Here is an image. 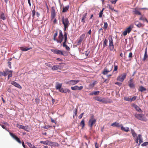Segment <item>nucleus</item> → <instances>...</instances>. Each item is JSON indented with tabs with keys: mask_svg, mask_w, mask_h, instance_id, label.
<instances>
[{
	"mask_svg": "<svg viewBox=\"0 0 148 148\" xmlns=\"http://www.w3.org/2000/svg\"><path fill=\"white\" fill-rule=\"evenodd\" d=\"M84 114V113H82L80 114V115L78 117V118L79 119H81L82 118Z\"/></svg>",
	"mask_w": 148,
	"mask_h": 148,
	"instance_id": "59",
	"label": "nucleus"
},
{
	"mask_svg": "<svg viewBox=\"0 0 148 148\" xmlns=\"http://www.w3.org/2000/svg\"><path fill=\"white\" fill-rule=\"evenodd\" d=\"M109 49L111 51H112L114 49V46L113 44V41L112 38L109 39Z\"/></svg>",
	"mask_w": 148,
	"mask_h": 148,
	"instance_id": "9",
	"label": "nucleus"
},
{
	"mask_svg": "<svg viewBox=\"0 0 148 148\" xmlns=\"http://www.w3.org/2000/svg\"><path fill=\"white\" fill-rule=\"evenodd\" d=\"M146 89L144 87L141 86H140L138 89V90L139 91H140L141 92H143L146 90Z\"/></svg>",
	"mask_w": 148,
	"mask_h": 148,
	"instance_id": "35",
	"label": "nucleus"
},
{
	"mask_svg": "<svg viewBox=\"0 0 148 148\" xmlns=\"http://www.w3.org/2000/svg\"><path fill=\"white\" fill-rule=\"evenodd\" d=\"M118 66H117V65H114V71H116L118 69Z\"/></svg>",
	"mask_w": 148,
	"mask_h": 148,
	"instance_id": "54",
	"label": "nucleus"
},
{
	"mask_svg": "<svg viewBox=\"0 0 148 148\" xmlns=\"http://www.w3.org/2000/svg\"><path fill=\"white\" fill-rule=\"evenodd\" d=\"M62 45L66 49L67 51H69L70 50V48L69 47V46H68L67 45H66V44H63Z\"/></svg>",
	"mask_w": 148,
	"mask_h": 148,
	"instance_id": "41",
	"label": "nucleus"
},
{
	"mask_svg": "<svg viewBox=\"0 0 148 148\" xmlns=\"http://www.w3.org/2000/svg\"><path fill=\"white\" fill-rule=\"evenodd\" d=\"M121 129L122 130L124 131L125 132H128L129 131V128L128 127H123L122 125L121 127Z\"/></svg>",
	"mask_w": 148,
	"mask_h": 148,
	"instance_id": "24",
	"label": "nucleus"
},
{
	"mask_svg": "<svg viewBox=\"0 0 148 148\" xmlns=\"http://www.w3.org/2000/svg\"><path fill=\"white\" fill-rule=\"evenodd\" d=\"M147 145H148V142L144 143L141 145V146H146Z\"/></svg>",
	"mask_w": 148,
	"mask_h": 148,
	"instance_id": "48",
	"label": "nucleus"
},
{
	"mask_svg": "<svg viewBox=\"0 0 148 148\" xmlns=\"http://www.w3.org/2000/svg\"><path fill=\"white\" fill-rule=\"evenodd\" d=\"M51 127V126H45L44 127H43L44 129H47L49 127Z\"/></svg>",
	"mask_w": 148,
	"mask_h": 148,
	"instance_id": "62",
	"label": "nucleus"
},
{
	"mask_svg": "<svg viewBox=\"0 0 148 148\" xmlns=\"http://www.w3.org/2000/svg\"><path fill=\"white\" fill-rule=\"evenodd\" d=\"M9 134L10 136L16 141L18 143L20 144L21 143V142L19 138L16 136V135L11 132H9Z\"/></svg>",
	"mask_w": 148,
	"mask_h": 148,
	"instance_id": "11",
	"label": "nucleus"
},
{
	"mask_svg": "<svg viewBox=\"0 0 148 148\" xmlns=\"http://www.w3.org/2000/svg\"><path fill=\"white\" fill-rule=\"evenodd\" d=\"M56 15L55 11V9L52 8V10L51 12V20L53 19Z\"/></svg>",
	"mask_w": 148,
	"mask_h": 148,
	"instance_id": "17",
	"label": "nucleus"
},
{
	"mask_svg": "<svg viewBox=\"0 0 148 148\" xmlns=\"http://www.w3.org/2000/svg\"><path fill=\"white\" fill-rule=\"evenodd\" d=\"M124 99L126 101L130 102V98L128 97H125L124 98Z\"/></svg>",
	"mask_w": 148,
	"mask_h": 148,
	"instance_id": "49",
	"label": "nucleus"
},
{
	"mask_svg": "<svg viewBox=\"0 0 148 148\" xmlns=\"http://www.w3.org/2000/svg\"><path fill=\"white\" fill-rule=\"evenodd\" d=\"M27 144L29 146L30 148L32 147L33 145H32L30 143L27 142Z\"/></svg>",
	"mask_w": 148,
	"mask_h": 148,
	"instance_id": "52",
	"label": "nucleus"
},
{
	"mask_svg": "<svg viewBox=\"0 0 148 148\" xmlns=\"http://www.w3.org/2000/svg\"><path fill=\"white\" fill-rule=\"evenodd\" d=\"M45 65L47 66H48L49 67H52V66L51 64L49 63H46Z\"/></svg>",
	"mask_w": 148,
	"mask_h": 148,
	"instance_id": "55",
	"label": "nucleus"
},
{
	"mask_svg": "<svg viewBox=\"0 0 148 148\" xmlns=\"http://www.w3.org/2000/svg\"><path fill=\"white\" fill-rule=\"evenodd\" d=\"M134 116L137 119L144 121H147V119L145 115L143 114H136Z\"/></svg>",
	"mask_w": 148,
	"mask_h": 148,
	"instance_id": "1",
	"label": "nucleus"
},
{
	"mask_svg": "<svg viewBox=\"0 0 148 148\" xmlns=\"http://www.w3.org/2000/svg\"><path fill=\"white\" fill-rule=\"evenodd\" d=\"M108 41L106 39H105L104 40V42L103 43V47H105L107 45Z\"/></svg>",
	"mask_w": 148,
	"mask_h": 148,
	"instance_id": "40",
	"label": "nucleus"
},
{
	"mask_svg": "<svg viewBox=\"0 0 148 148\" xmlns=\"http://www.w3.org/2000/svg\"><path fill=\"white\" fill-rule=\"evenodd\" d=\"M108 7L111 10H112V11L114 10L115 11H116V10L114 9V6H113L111 5H108Z\"/></svg>",
	"mask_w": 148,
	"mask_h": 148,
	"instance_id": "42",
	"label": "nucleus"
},
{
	"mask_svg": "<svg viewBox=\"0 0 148 148\" xmlns=\"http://www.w3.org/2000/svg\"><path fill=\"white\" fill-rule=\"evenodd\" d=\"M85 36V34H82L80 36L77 41V45H80L81 44V43L84 39Z\"/></svg>",
	"mask_w": 148,
	"mask_h": 148,
	"instance_id": "12",
	"label": "nucleus"
},
{
	"mask_svg": "<svg viewBox=\"0 0 148 148\" xmlns=\"http://www.w3.org/2000/svg\"><path fill=\"white\" fill-rule=\"evenodd\" d=\"M51 51L54 53L56 54H59L64 55V54L63 53V51L58 49H51Z\"/></svg>",
	"mask_w": 148,
	"mask_h": 148,
	"instance_id": "13",
	"label": "nucleus"
},
{
	"mask_svg": "<svg viewBox=\"0 0 148 148\" xmlns=\"http://www.w3.org/2000/svg\"><path fill=\"white\" fill-rule=\"evenodd\" d=\"M60 68V66L58 65H54L51 68V69L52 70H56L58 69H59Z\"/></svg>",
	"mask_w": 148,
	"mask_h": 148,
	"instance_id": "26",
	"label": "nucleus"
},
{
	"mask_svg": "<svg viewBox=\"0 0 148 148\" xmlns=\"http://www.w3.org/2000/svg\"><path fill=\"white\" fill-rule=\"evenodd\" d=\"M115 84H116L117 85L119 86H121L122 84L121 83L119 82H116L115 83Z\"/></svg>",
	"mask_w": 148,
	"mask_h": 148,
	"instance_id": "60",
	"label": "nucleus"
},
{
	"mask_svg": "<svg viewBox=\"0 0 148 148\" xmlns=\"http://www.w3.org/2000/svg\"><path fill=\"white\" fill-rule=\"evenodd\" d=\"M133 27V25L131 24L123 32V35L125 36L127 34V33H129L131 31Z\"/></svg>",
	"mask_w": 148,
	"mask_h": 148,
	"instance_id": "3",
	"label": "nucleus"
},
{
	"mask_svg": "<svg viewBox=\"0 0 148 148\" xmlns=\"http://www.w3.org/2000/svg\"><path fill=\"white\" fill-rule=\"evenodd\" d=\"M8 66L10 69H11V62L10 61H8Z\"/></svg>",
	"mask_w": 148,
	"mask_h": 148,
	"instance_id": "51",
	"label": "nucleus"
},
{
	"mask_svg": "<svg viewBox=\"0 0 148 148\" xmlns=\"http://www.w3.org/2000/svg\"><path fill=\"white\" fill-rule=\"evenodd\" d=\"M87 13L86 12L82 15V16L81 18V22L83 23H84L85 22V20L86 18V16L87 15Z\"/></svg>",
	"mask_w": 148,
	"mask_h": 148,
	"instance_id": "20",
	"label": "nucleus"
},
{
	"mask_svg": "<svg viewBox=\"0 0 148 148\" xmlns=\"http://www.w3.org/2000/svg\"><path fill=\"white\" fill-rule=\"evenodd\" d=\"M138 140H139V145L141 144L142 142H143V139L142 138V136L141 134H139L138 135Z\"/></svg>",
	"mask_w": 148,
	"mask_h": 148,
	"instance_id": "31",
	"label": "nucleus"
},
{
	"mask_svg": "<svg viewBox=\"0 0 148 148\" xmlns=\"http://www.w3.org/2000/svg\"><path fill=\"white\" fill-rule=\"evenodd\" d=\"M17 127L19 129H23L24 130H25V126L22 125H19V124H17Z\"/></svg>",
	"mask_w": 148,
	"mask_h": 148,
	"instance_id": "37",
	"label": "nucleus"
},
{
	"mask_svg": "<svg viewBox=\"0 0 148 148\" xmlns=\"http://www.w3.org/2000/svg\"><path fill=\"white\" fill-rule=\"evenodd\" d=\"M101 98V97H99L97 96L94 98V99L97 101H99Z\"/></svg>",
	"mask_w": 148,
	"mask_h": 148,
	"instance_id": "46",
	"label": "nucleus"
},
{
	"mask_svg": "<svg viewBox=\"0 0 148 148\" xmlns=\"http://www.w3.org/2000/svg\"><path fill=\"white\" fill-rule=\"evenodd\" d=\"M69 5H67L65 7H64L63 8V10H62V12H66L67 10H68L69 9Z\"/></svg>",
	"mask_w": 148,
	"mask_h": 148,
	"instance_id": "34",
	"label": "nucleus"
},
{
	"mask_svg": "<svg viewBox=\"0 0 148 148\" xmlns=\"http://www.w3.org/2000/svg\"><path fill=\"white\" fill-rule=\"evenodd\" d=\"M10 82L11 84L12 85H13L19 89L22 88L21 86L17 82L13 81H10Z\"/></svg>",
	"mask_w": 148,
	"mask_h": 148,
	"instance_id": "15",
	"label": "nucleus"
},
{
	"mask_svg": "<svg viewBox=\"0 0 148 148\" xmlns=\"http://www.w3.org/2000/svg\"><path fill=\"white\" fill-rule=\"evenodd\" d=\"M0 18L3 20H4L6 19V17L5 16L4 13L2 12L1 13Z\"/></svg>",
	"mask_w": 148,
	"mask_h": 148,
	"instance_id": "33",
	"label": "nucleus"
},
{
	"mask_svg": "<svg viewBox=\"0 0 148 148\" xmlns=\"http://www.w3.org/2000/svg\"><path fill=\"white\" fill-rule=\"evenodd\" d=\"M133 12L134 14L138 15H141V12L138 10V9L136 8L133 9Z\"/></svg>",
	"mask_w": 148,
	"mask_h": 148,
	"instance_id": "22",
	"label": "nucleus"
},
{
	"mask_svg": "<svg viewBox=\"0 0 148 148\" xmlns=\"http://www.w3.org/2000/svg\"><path fill=\"white\" fill-rule=\"evenodd\" d=\"M137 97L136 96H134L132 98H130V102H131L132 101H135Z\"/></svg>",
	"mask_w": 148,
	"mask_h": 148,
	"instance_id": "43",
	"label": "nucleus"
},
{
	"mask_svg": "<svg viewBox=\"0 0 148 148\" xmlns=\"http://www.w3.org/2000/svg\"><path fill=\"white\" fill-rule=\"evenodd\" d=\"M64 42H63V44H66V42L67 41V33L65 32H64Z\"/></svg>",
	"mask_w": 148,
	"mask_h": 148,
	"instance_id": "27",
	"label": "nucleus"
},
{
	"mask_svg": "<svg viewBox=\"0 0 148 148\" xmlns=\"http://www.w3.org/2000/svg\"><path fill=\"white\" fill-rule=\"evenodd\" d=\"M112 68L113 66L111 64H108L104 69L102 72V74L104 75L107 74L109 72H110L112 70Z\"/></svg>",
	"mask_w": 148,
	"mask_h": 148,
	"instance_id": "2",
	"label": "nucleus"
},
{
	"mask_svg": "<svg viewBox=\"0 0 148 148\" xmlns=\"http://www.w3.org/2000/svg\"><path fill=\"white\" fill-rule=\"evenodd\" d=\"M6 76V75L4 73V71L3 72L0 71V76Z\"/></svg>",
	"mask_w": 148,
	"mask_h": 148,
	"instance_id": "50",
	"label": "nucleus"
},
{
	"mask_svg": "<svg viewBox=\"0 0 148 148\" xmlns=\"http://www.w3.org/2000/svg\"><path fill=\"white\" fill-rule=\"evenodd\" d=\"M62 84H59L58 83H57L56 86V89L59 90L62 87Z\"/></svg>",
	"mask_w": 148,
	"mask_h": 148,
	"instance_id": "32",
	"label": "nucleus"
},
{
	"mask_svg": "<svg viewBox=\"0 0 148 148\" xmlns=\"http://www.w3.org/2000/svg\"><path fill=\"white\" fill-rule=\"evenodd\" d=\"M148 55L147 52V48H146L145 51V54L144 55V57L143 59V60L145 61V60L147 58Z\"/></svg>",
	"mask_w": 148,
	"mask_h": 148,
	"instance_id": "23",
	"label": "nucleus"
},
{
	"mask_svg": "<svg viewBox=\"0 0 148 148\" xmlns=\"http://www.w3.org/2000/svg\"><path fill=\"white\" fill-rule=\"evenodd\" d=\"M139 20H142L143 22L145 21H147V18L144 16H141L139 19Z\"/></svg>",
	"mask_w": 148,
	"mask_h": 148,
	"instance_id": "38",
	"label": "nucleus"
},
{
	"mask_svg": "<svg viewBox=\"0 0 148 148\" xmlns=\"http://www.w3.org/2000/svg\"><path fill=\"white\" fill-rule=\"evenodd\" d=\"M83 87L82 86H78L76 85L73 87H71V88L72 90H81L83 89Z\"/></svg>",
	"mask_w": 148,
	"mask_h": 148,
	"instance_id": "14",
	"label": "nucleus"
},
{
	"mask_svg": "<svg viewBox=\"0 0 148 148\" xmlns=\"http://www.w3.org/2000/svg\"><path fill=\"white\" fill-rule=\"evenodd\" d=\"M131 132L132 134V136H133L134 138L138 137L137 134L134 131V130L131 129Z\"/></svg>",
	"mask_w": 148,
	"mask_h": 148,
	"instance_id": "28",
	"label": "nucleus"
},
{
	"mask_svg": "<svg viewBox=\"0 0 148 148\" xmlns=\"http://www.w3.org/2000/svg\"><path fill=\"white\" fill-rule=\"evenodd\" d=\"M64 38V36L61 30H60L59 34L58 36V38L57 40V42L58 43H61L62 41Z\"/></svg>",
	"mask_w": 148,
	"mask_h": 148,
	"instance_id": "5",
	"label": "nucleus"
},
{
	"mask_svg": "<svg viewBox=\"0 0 148 148\" xmlns=\"http://www.w3.org/2000/svg\"><path fill=\"white\" fill-rule=\"evenodd\" d=\"M64 90V89L63 88L61 87L59 90V91L60 92L63 93Z\"/></svg>",
	"mask_w": 148,
	"mask_h": 148,
	"instance_id": "57",
	"label": "nucleus"
},
{
	"mask_svg": "<svg viewBox=\"0 0 148 148\" xmlns=\"http://www.w3.org/2000/svg\"><path fill=\"white\" fill-rule=\"evenodd\" d=\"M122 124L120 125L119 123L115 122L113 123H112L111 124V126H114L116 127H121Z\"/></svg>",
	"mask_w": 148,
	"mask_h": 148,
	"instance_id": "21",
	"label": "nucleus"
},
{
	"mask_svg": "<svg viewBox=\"0 0 148 148\" xmlns=\"http://www.w3.org/2000/svg\"><path fill=\"white\" fill-rule=\"evenodd\" d=\"M104 29L106 30L108 27V25L106 22H104Z\"/></svg>",
	"mask_w": 148,
	"mask_h": 148,
	"instance_id": "44",
	"label": "nucleus"
},
{
	"mask_svg": "<svg viewBox=\"0 0 148 148\" xmlns=\"http://www.w3.org/2000/svg\"><path fill=\"white\" fill-rule=\"evenodd\" d=\"M128 83H129L128 85L130 88H132L135 87L134 82L132 79H130L128 81Z\"/></svg>",
	"mask_w": 148,
	"mask_h": 148,
	"instance_id": "16",
	"label": "nucleus"
},
{
	"mask_svg": "<svg viewBox=\"0 0 148 148\" xmlns=\"http://www.w3.org/2000/svg\"><path fill=\"white\" fill-rule=\"evenodd\" d=\"M118 0H114V1H111V2L112 4H115Z\"/></svg>",
	"mask_w": 148,
	"mask_h": 148,
	"instance_id": "58",
	"label": "nucleus"
},
{
	"mask_svg": "<svg viewBox=\"0 0 148 148\" xmlns=\"http://www.w3.org/2000/svg\"><path fill=\"white\" fill-rule=\"evenodd\" d=\"M104 10V8H103L99 12V17L101 18L102 17Z\"/></svg>",
	"mask_w": 148,
	"mask_h": 148,
	"instance_id": "45",
	"label": "nucleus"
},
{
	"mask_svg": "<svg viewBox=\"0 0 148 148\" xmlns=\"http://www.w3.org/2000/svg\"><path fill=\"white\" fill-rule=\"evenodd\" d=\"M80 125L81 126L82 128H83L85 126V121L84 119H83L81 122L80 123Z\"/></svg>",
	"mask_w": 148,
	"mask_h": 148,
	"instance_id": "36",
	"label": "nucleus"
},
{
	"mask_svg": "<svg viewBox=\"0 0 148 148\" xmlns=\"http://www.w3.org/2000/svg\"><path fill=\"white\" fill-rule=\"evenodd\" d=\"M96 120L95 119L92 118L89 121L88 123V125L90 127V128L92 129L93 125L95 123Z\"/></svg>",
	"mask_w": 148,
	"mask_h": 148,
	"instance_id": "7",
	"label": "nucleus"
},
{
	"mask_svg": "<svg viewBox=\"0 0 148 148\" xmlns=\"http://www.w3.org/2000/svg\"><path fill=\"white\" fill-rule=\"evenodd\" d=\"M126 75V73H124L123 74L119 76L117 78V80L121 82H123L125 78Z\"/></svg>",
	"mask_w": 148,
	"mask_h": 148,
	"instance_id": "8",
	"label": "nucleus"
},
{
	"mask_svg": "<svg viewBox=\"0 0 148 148\" xmlns=\"http://www.w3.org/2000/svg\"><path fill=\"white\" fill-rule=\"evenodd\" d=\"M32 16L34 17V16L35 15V11L34 9H33L32 11Z\"/></svg>",
	"mask_w": 148,
	"mask_h": 148,
	"instance_id": "56",
	"label": "nucleus"
},
{
	"mask_svg": "<svg viewBox=\"0 0 148 148\" xmlns=\"http://www.w3.org/2000/svg\"><path fill=\"white\" fill-rule=\"evenodd\" d=\"M70 92V91L69 90L67 89H64L63 93H66L67 92L69 93Z\"/></svg>",
	"mask_w": 148,
	"mask_h": 148,
	"instance_id": "47",
	"label": "nucleus"
},
{
	"mask_svg": "<svg viewBox=\"0 0 148 148\" xmlns=\"http://www.w3.org/2000/svg\"><path fill=\"white\" fill-rule=\"evenodd\" d=\"M40 143L44 145H51L53 143V142L50 141L49 140H47L46 141H41L40 142Z\"/></svg>",
	"mask_w": 148,
	"mask_h": 148,
	"instance_id": "19",
	"label": "nucleus"
},
{
	"mask_svg": "<svg viewBox=\"0 0 148 148\" xmlns=\"http://www.w3.org/2000/svg\"><path fill=\"white\" fill-rule=\"evenodd\" d=\"M80 81L79 80H70L66 82V84L70 85H73L76 84Z\"/></svg>",
	"mask_w": 148,
	"mask_h": 148,
	"instance_id": "6",
	"label": "nucleus"
},
{
	"mask_svg": "<svg viewBox=\"0 0 148 148\" xmlns=\"http://www.w3.org/2000/svg\"><path fill=\"white\" fill-rule=\"evenodd\" d=\"M135 25L138 27H141L142 24L140 22L138 21H136L134 23Z\"/></svg>",
	"mask_w": 148,
	"mask_h": 148,
	"instance_id": "29",
	"label": "nucleus"
},
{
	"mask_svg": "<svg viewBox=\"0 0 148 148\" xmlns=\"http://www.w3.org/2000/svg\"><path fill=\"white\" fill-rule=\"evenodd\" d=\"M12 72L13 71L9 70L8 69H6L5 71H4V73L5 74L6 76L8 75V79H9L10 78L12 77Z\"/></svg>",
	"mask_w": 148,
	"mask_h": 148,
	"instance_id": "10",
	"label": "nucleus"
},
{
	"mask_svg": "<svg viewBox=\"0 0 148 148\" xmlns=\"http://www.w3.org/2000/svg\"><path fill=\"white\" fill-rule=\"evenodd\" d=\"M97 81H95L93 83H91L89 84V87L92 88L95 86V85L97 84Z\"/></svg>",
	"mask_w": 148,
	"mask_h": 148,
	"instance_id": "39",
	"label": "nucleus"
},
{
	"mask_svg": "<svg viewBox=\"0 0 148 148\" xmlns=\"http://www.w3.org/2000/svg\"><path fill=\"white\" fill-rule=\"evenodd\" d=\"M99 91H95L93 92V94H94V95H99Z\"/></svg>",
	"mask_w": 148,
	"mask_h": 148,
	"instance_id": "53",
	"label": "nucleus"
},
{
	"mask_svg": "<svg viewBox=\"0 0 148 148\" xmlns=\"http://www.w3.org/2000/svg\"><path fill=\"white\" fill-rule=\"evenodd\" d=\"M135 142L137 144L138 143V137H136L135 138Z\"/></svg>",
	"mask_w": 148,
	"mask_h": 148,
	"instance_id": "63",
	"label": "nucleus"
},
{
	"mask_svg": "<svg viewBox=\"0 0 148 148\" xmlns=\"http://www.w3.org/2000/svg\"><path fill=\"white\" fill-rule=\"evenodd\" d=\"M77 108H76L75 109V110L74 111V113L75 115H77Z\"/></svg>",
	"mask_w": 148,
	"mask_h": 148,
	"instance_id": "61",
	"label": "nucleus"
},
{
	"mask_svg": "<svg viewBox=\"0 0 148 148\" xmlns=\"http://www.w3.org/2000/svg\"><path fill=\"white\" fill-rule=\"evenodd\" d=\"M62 22L64 26H69V22L68 18L67 17L65 18L63 16L62 18Z\"/></svg>",
	"mask_w": 148,
	"mask_h": 148,
	"instance_id": "4",
	"label": "nucleus"
},
{
	"mask_svg": "<svg viewBox=\"0 0 148 148\" xmlns=\"http://www.w3.org/2000/svg\"><path fill=\"white\" fill-rule=\"evenodd\" d=\"M132 52H130L129 53L128 57L129 58H132Z\"/></svg>",
	"mask_w": 148,
	"mask_h": 148,
	"instance_id": "64",
	"label": "nucleus"
},
{
	"mask_svg": "<svg viewBox=\"0 0 148 148\" xmlns=\"http://www.w3.org/2000/svg\"><path fill=\"white\" fill-rule=\"evenodd\" d=\"M132 106L133 107L136 111L139 112H142L141 109L137 105L133 103L132 105Z\"/></svg>",
	"mask_w": 148,
	"mask_h": 148,
	"instance_id": "18",
	"label": "nucleus"
},
{
	"mask_svg": "<svg viewBox=\"0 0 148 148\" xmlns=\"http://www.w3.org/2000/svg\"><path fill=\"white\" fill-rule=\"evenodd\" d=\"M20 49L22 51H27L32 49V48L30 47L29 48H27V47H20Z\"/></svg>",
	"mask_w": 148,
	"mask_h": 148,
	"instance_id": "25",
	"label": "nucleus"
},
{
	"mask_svg": "<svg viewBox=\"0 0 148 148\" xmlns=\"http://www.w3.org/2000/svg\"><path fill=\"white\" fill-rule=\"evenodd\" d=\"M99 102L102 103H106L108 102V101L106 100V99L104 98H102V97L101 99H100Z\"/></svg>",
	"mask_w": 148,
	"mask_h": 148,
	"instance_id": "30",
	"label": "nucleus"
}]
</instances>
